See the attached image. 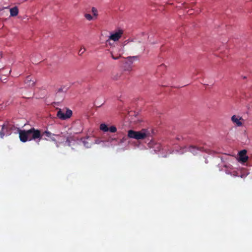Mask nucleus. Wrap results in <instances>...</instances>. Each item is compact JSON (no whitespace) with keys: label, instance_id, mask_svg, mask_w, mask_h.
Masks as SVG:
<instances>
[{"label":"nucleus","instance_id":"13","mask_svg":"<svg viewBox=\"0 0 252 252\" xmlns=\"http://www.w3.org/2000/svg\"><path fill=\"white\" fill-rule=\"evenodd\" d=\"M111 57L114 59V60H118L121 57V55H116V56H115L113 52H111Z\"/></svg>","mask_w":252,"mask_h":252},{"label":"nucleus","instance_id":"9","mask_svg":"<svg viewBox=\"0 0 252 252\" xmlns=\"http://www.w3.org/2000/svg\"><path fill=\"white\" fill-rule=\"evenodd\" d=\"M247 151L243 150L239 153L240 160L243 162H245L248 160V157L246 155Z\"/></svg>","mask_w":252,"mask_h":252},{"label":"nucleus","instance_id":"3","mask_svg":"<svg viewBox=\"0 0 252 252\" xmlns=\"http://www.w3.org/2000/svg\"><path fill=\"white\" fill-rule=\"evenodd\" d=\"M58 111L57 114V117L63 120L67 119L72 116V112L69 109H58Z\"/></svg>","mask_w":252,"mask_h":252},{"label":"nucleus","instance_id":"17","mask_svg":"<svg viewBox=\"0 0 252 252\" xmlns=\"http://www.w3.org/2000/svg\"><path fill=\"white\" fill-rule=\"evenodd\" d=\"M85 51V48L84 47H83V48L81 47L78 51V54L79 55H81L84 53V52Z\"/></svg>","mask_w":252,"mask_h":252},{"label":"nucleus","instance_id":"22","mask_svg":"<svg viewBox=\"0 0 252 252\" xmlns=\"http://www.w3.org/2000/svg\"><path fill=\"white\" fill-rule=\"evenodd\" d=\"M177 139H178V140H180V138L178 137V138H177Z\"/></svg>","mask_w":252,"mask_h":252},{"label":"nucleus","instance_id":"15","mask_svg":"<svg viewBox=\"0 0 252 252\" xmlns=\"http://www.w3.org/2000/svg\"><path fill=\"white\" fill-rule=\"evenodd\" d=\"M85 17L87 20H88L89 21H91L93 19L92 16H91V15H90L89 14H85Z\"/></svg>","mask_w":252,"mask_h":252},{"label":"nucleus","instance_id":"20","mask_svg":"<svg viewBox=\"0 0 252 252\" xmlns=\"http://www.w3.org/2000/svg\"><path fill=\"white\" fill-rule=\"evenodd\" d=\"M4 136V133L2 131L0 132V136L1 138H3Z\"/></svg>","mask_w":252,"mask_h":252},{"label":"nucleus","instance_id":"16","mask_svg":"<svg viewBox=\"0 0 252 252\" xmlns=\"http://www.w3.org/2000/svg\"><path fill=\"white\" fill-rule=\"evenodd\" d=\"M82 142L83 143L84 146H85L87 148L90 147L91 144L89 143L88 142L86 141L85 140H83Z\"/></svg>","mask_w":252,"mask_h":252},{"label":"nucleus","instance_id":"19","mask_svg":"<svg viewBox=\"0 0 252 252\" xmlns=\"http://www.w3.org/2000/svg\"><path fill=\"white\" fill-rule=\"evenodd\" d=\"M132 58H136V56H133V57H127V59L128 60V61H131V60L132 59Z\"/></svg>","mask_w":252,"mask_h":252},{"label":"nucleus","instance_id":"23","mask_svg":"<svg viewBox=\"0 0 252 252\" xmlns=\"http://www.w3.org/2000/svg\"><path fill=\"white\" fill-rule=\"evenodd\" d=\"M200 145H202V144H201ZM202 145H205V143H202Z\"/></svg>","mask_w":252,"mask_h":252},{"label":"nucleus","instance_id":"7","mask_svg":"<svg viewBox=\"0 0 252 252\" xmlns=\"http://www.w3.org/2000/svg\"><path fill=\"white\" fill-rule=\"evenodd\" d=\"M43 136H45L47 138H44V139L46 140H48L49 139L51 140L52 141L55 142L56 144H57V142L56 139L55 138L54 136H59V135H55V134L52 133L51 132L46 130L43 132H42Z\"/></svg>","mask_w":252,"mask_h":252},{"label":"nucleus","instance_id":"1","mask_svg":"<svg viewBox=\"0 0 252 252\" xmlns=\"http://www.w3.org/2000/svg\"><path fill=\"white\" fill-rule=\"evenodd\" d=\"M18 131L20 140L23 142L32 140L34 141L37 140L39 142L43 138V134H42L41 131L33 127L27 130L18 129Z\"/></svg>","mask_w":252,"mask_h":252},{"label":"nucleus","instance_id":"18","mask_svg":"<svg viewBox=\"0 0 252 252\" xmlns=\"http://www.w3.org/2000/svg\"><path fill=\"white\" fill-rule=\"evenodd\" d=\"M71 137H67L66 138V142L67 143V145L68 146H70L71 145Z\"/></svg>","mask_w":252,"mask_h":252},{"label":"nucleus","instance_id":"8","mask_svg":"<svg viewBox=\"0 0 252 252\" xmlns=\"http://www.w3.org/2000/svg\"><path fill=\"white\" fill-rule=\"evenodd\" d=\"M231 120L232 122L238 126H241L243 125V123L241 122V120H243V119L241 117L233 115L231 117Z\"/></svg>","mask_w":252,"mask_h":252},{"label":"nucleus","instance_id":"11","mask_svg":"<svg viewBox=\"0 0 252 252\" xmlns=\"http://www.w3.org/2000/svg\"><path fill=\"white\" fill-rule=\"evenodd\" d=\"M18 9L17 6H14L10 9V16L14 17L16 16L18 14Z\"/></svg>","mask_w":252,"mask_h":252},{"label":"nucleus","instance_id":"6","mask_svg":"<svg viewBox=\"0 0 252 252\" xmlns=\"http://www.w3.org/2000/svg\"><path fill=\"white\" fill-rule=\"evenodd\" d=\"M100 129L104 132H107L109 131L112 133H115L117 131V128L115 126H111L109 128L105 124H101L100 125Z\"/></svg>","mask_w":252,"mask_h":252},{"label":"nucleus","instance_id":"4","mask_svg":"<svg viewBox=\"0 0 252 252\" xmlns=\"http://www.w3.org/2000/svg\"><path fill=\"white\" fill-rule=\"evenodd\" d=\"M187 151L190 152L193 155H197L199 152H205L207 153V150L204 148V147L199 145H189L187 148Z\"/></svg>","mask_w":252,"mask_h":252},{"label":"nucleus","instance_id":"14","mask_svg":"<svg viewBox=\"0 0 252 252\" xmlns=\"http://www.w3.org/2000/svg\"><path fill=\"white\" fill-rule=\"evenodd\" d=\"M92 12H93V15L94 16H97V10L95 7H92Z\"/></svg>","mask_w":252,"mask_h":252},{"label":"nucleus","instance_id":"5","mask_svg":"<svg viewBox=\"0 0 252 252\" xmlns=\"http://www.w3.org/2000/svg\"><path fill=\"white\" fill-rule=\"evenodd\" d=\"M123 34V31L122 30H119L118 31L112 33L109 37V38L106 40V43L107 44L112 45L111 41H118L122 36Z\"/></svg>","mask_w":252,"mask_h":252},{"label":"nucleus","instance_id":"10","mask_svg":"<svg viewBox=\"0 0 252 252\" xmlns=\"http://www.w3.org/2000/svg\"><path fill=\"white\" fill-rule=\"evenodd\" d=\"M25 84H27L29 87H33L34 85L35 81L32 80L31 76H28L25 80Z\"/></svg>","mask_w":252,"mask_h":252},{"label":"nucleus","instance_id":"2","mask_svg":"<svg viewBox=\"0 0 252 252\" xmlns=\"http://www.w3.org/2000/svg\"><path fill=\"white\" fill-rule=\"evenodd\" d=\"M150 132L145 129H142L140 131H134L129 130L127 132V136L130 138H133L136 140L144 139L149 136Z\"/></svg>","mask_w":252,"mask_h":252},{"label":"nucleus","instance_id":"12","mask_svg":"<svg viewBox=\"0 0 252 252\" xmlns=\"http://www.w3.org/2000/svg\"><path fill=\"white\" fill-rule=\"evenodd\" d=\"M226 173L228 174H230L233 176H238V173L236 171L233 170L232 172H230L229 170H227Z\"/></svg>","mask_w":252,"mask_h":252},{"label":"nucleus","instance_id":"21","mask_svg":"<svg viewBox=\"0 0 252 252\" xmlns=\"http://www.w3.org/2000/svg\"><path fill=\"white\" fill-rule=\"evenodd\" d=\"M3 128H4V125L2 126V130L3 129Z\"/></svg>","mask_w":252,"mask_h":252}]
</instances>
